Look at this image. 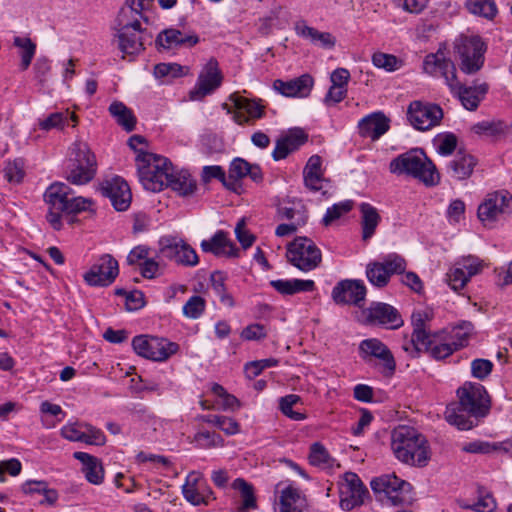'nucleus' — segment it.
<instances>
[{
    "label": "nucleus",
    "instance_id": "62",
    "mask_svg": "<svg viewBox=\"0 0 512 512\" xmlns=\"http://www.w3.org/2000/svg\"><path fill=\"white\" fill-rule=\"evenodd\" d=\"M458 263L463 268L466 276H468V280H470L471 277L479 274L483 269V262L474 256L465 257L458 261Z\"/></svg>",
    "mask_w": 512,
    "mask_h": 512
},
{
    "label": "nucleus",
    "instance_id": "11",
    "mask_svg": "<svg viewBox=\"0 0 512 512\" xmlns=\"http://www.w3.org/2000/svg\"><path fill=\"white\" fill-rule=\"evenodd\" d=\"M72 189L65 183L55 182L46 189L44 201L48 205L46 219L55 230L62 227V213L66 212Z\"/></svg>",
    "mask_w": 512,
    "mask_h": 512
},
{
    "label": "nucleus",
    "instance_id": "29",
    "mask_svg": "<svg viewBox=\"0 0 512 512\" xmlns=\"http://www.w3.org/2000/svg\"><path fill=\"white\" fill-rule=\"evenodd\" d=\"M451 92L457 96L461 104L470 111L476 110L480 102L484 98L488 91V85L482 83L475 86H465L460 82L455 84L454 89H450Z\"/></svg>",
    "mask_w": 512,
    "mask_h": 512
},
{
    "label": "nucleus",
    "instance_id": "25",
    "mask_svg": "<svg viewBox=\"0 0 512 512\" xmlns=\"http://www.w3.org/2000/svg\"><path fill=\"white\" fill-rule=\"evenodd\" d=\"M313 84V78L309 74H303L289 81L277 79L274 81L273 87L286 97L304 98L310 94Z\"/></svg>",
    "mask_w": 512,
    "mask_h": 512
},
{
    "label": "nucleus",
    "instance_id": "16",
    "mask_svg": "<svg viewBox=\"0 0 512 512\" xmlns=\"http://www.w3.org/2000/svg\"><path fill=\"white\" fill-rule=\"evenodd\" d=\"M362 314L366 324L382 326L387 329H398L404 323L399 311L392 305L383 302H372L368 308L362 311Z\"/></svg>",
    "mask_w": 512,
    "mask_h": 512
},
{
    "label": "nucleus",
    "instance_id": "46",
    "mask_svg": "<svg viewBox=\"0 0 512 512\" xmlns=\"http://www.w3.org/2000/svg\"><path fill=\"white\" fill-rule=\"evenodd\" d=\"M371 60L375 67L383 69L387 72H394L399 70L404 65L402 59L396 57L393 54L380 51L373 53Z\"/></svg>",
    "mask_w": 512,
    "mask_h": 512
},
{
    "label": "nucleus",
    "instance_id": "24",
    "mask_svg": "<svg viewBox=\"0 0 512 512\" xmlns=\"http://www.w3.org/2000/svg\"><path fill=\"white\" fill-rule=\"evenodd\" d=\"M201 249L206 253H212L213 255L227 256V257H238L239 249L236 245L228 238V235L223 230L217 231L210 239H204L201 241Z\"/></svg>",
    "mask_w": 512,
    "mask_h": 512
},
{
    "label": "nucleus",
    "instance_id": "63",
    "mask_svg": "<svg viewBox=\"0 0 512 512\" xmlns=\"http://www.w3.org/2000/svg\"><path fill=\"white\" fill-rule=\"evenodd\" d=\"M235 234L243 249L251 247L255 241V237L246 229V222L244 218L238 221L235 227Z\"/></svg>",
    "mask_w": 512,
    "mask_h": 512
},
{
    "label": "nucleus",
    "instance_id": "4",
    "mask_svg": "<svg viewBox=\"0 0 512 512\" xmlns=\"http://www.w3.org/2000/svg\"><path fill=\"white\" fill-rule=\"evenodd\" d=\"M390 171L395 174L410 175L428 187L436 186L440 182V175L434 163L427 157L422 149H411L393 159Z\"/></svg>",
    "mask_w": 512,
    "mask_h": 512
},
{
    "label": "nucleus",
    "instance_id": "21",
    "mask_svg": "<svg viewBox=\"0 0 512 512\" xmlns=\"http://www.w3.org/2000/svg\"><path fill=\"white\" fill-rule=\"evenodd\" d=\"M222 75L215 58H211L199 74L195 90L190 92L191 99H200L221 85Z\"/></svg>",
    "mask_w": 512,
    "mask_h": 512
},
{
    "label": "nucleus",
    "instance_id": "60",
    "mask_svg": "<svg viewBox=\"0 0 512 512\" xmlns=\"http://www.w3.org/2000/svg\"><path fill=\"white\" fill-rule=\"evenodd\" d=\"M467 508L476 512H493L496 509V501L490 493L483 494L479 491V499Z\"/></svg>",
    "mask_w": 512,
    "mask_h": 512
},
{
    "label": "nucleus",
    "instance_id": "6",
    "mask_svg": "<svg viewBox=\"0 0 512 512\" xmlns=\"http://www.w3.org/2000/svg\"><path fill=\"white\" fill-rule=\"evenodd\" d=\"M371 489L379 496V500L393 506L408 507L414 502L410 483L398 478L395 474H386L374 478Z\"/></svg>",
    "mask_w": 512,
    "mask_h": 512
},
{
    "label": "nucleus",
    "instance_id": "31",
    "mask_svg": "<svg viewBox=\"0 0 512 512\" xmlns=\"http://www.w3.org/2000/svg\"><path fill=\"white\" fill-rule=\"evenodd\" d=\"M74 458L83 465V473L87 481L94 485H100L104 480V469L101 461L88 453L75 452Z\"/></svg>",
    "mask_w": 512,
    "mask_h": 512
},
{
    "label": "nucleus",
    "instance_id": "26",
    "mask_svg": "<svg viewBox=\"0 0 512 512\" xmlns=\"http://www.w3.org/2000/svg\"><path fill=\"white\" fill-rule=\"evenodd\" d=\"M389 123V118L383 112H373L359 121V134L362 137L377 140L389 130Z\"/></svg>",
    "mask_w": 512,
    "mask_h": 512
},
{
    "label": "nucleus",
    "instance_id": "33",
    "mask_svg": "<svg viewBox=\"0 0 512 512\" xmlns=\"http://www.w3.org/2000/svg\"><path fill=\"white\" fill-rule=\"evenodd\" d=\"M143 29L125 31L117 30L116 37L119 42V49L127 55H137L144 50V43L141 37Z\"/></svg>",
    "mask_w": 512,
    "mask_h": 512
},
{
    "label": "nucleus",
    "instance_id": "55",
    "mask_svg": "<svg viewBox=\"0 0 512 512\" xmlns=\"http://www.w3.org/2000/svg\"><path fill=\"white\" fill-rule=\"evenodd\" d=\"M437 152L442 156L451 155L457 147V137L453 133L438 135L435 140Z\"/></svg>",
    "mask_w": 512,
    "mask_h": 512
},
{
    "label": "nucleus",
    "instance_id": "12",
    "mask_svg": "<svg viewBox=\"0 0 512 512\" xmlns=\"http://www.w3.org/2000/svg\"><path fill=\"white\" fill-rule=\"evenodd\" d=\"M359 356L371 364L373 359L380 361V371L386 377H391L396 370L395 358L390 349L377 338L365 339L359 344Z\"/></svg>",
    "mask_w": 512,
    "mask_h": 512
},
{
    "label": "nucleus",
    "instance_id": "58",
    "mask_svg": "<svg viewBox=\"0 0 512 512\" xmlns=\"http://www.w3.org/2000/svg\"><path fill=\"white\" fill-rule=\"evenodd\" d=\"M331 457L327 449L319 442H315L310 447L309 461L314 466L329 465Z\"/></svg>",
    "mask_w": 512,
    "mask_h": 512
},
{
    "label": "nucleus",
    "instance_id": "27",
    "mask_svg": "<svg viewBox=\"0 0 512 512\" xmlns=\"http://www.w3.org/2000/svg\"><path fill=\"white\" fill-rule=\"evenodd\" d=\"M199 43V36L195 33H186L178 29L170 28L160 32L156 38V44L164 49L176 47L190 48Z\"/></svg>",
    "mask_w": 512,
    "mask_h": 512
},
{
    "label": "nucleus",
    "instance_id": "1",
    "mask_svg": "<svg viewBox=\"0 0 512 512\" xmlns=\"http://www.w3.org/2000/svg\"><path fill=\"white\" fill-rule=\"evenodd\" d=\"M137 171L143 187L152 192H159L170 187L180 196L187 197L195 193L196 180L187 170H176L172 163L161 155L141 153L137 157Z\"/></svg>",
    "mask_w": 512,
    "mask_h": 512
},
{
    "label": "nucleus",
    "instance_id": "18",
    "mask_svg": "<svg viewBox=\"0 0 512 512\" xmlns=\"http://www.w3.org/2000/svg\"><path fill=\"white\" fill-rule=\"evenodd\" d=\"M367 294L361 280L346 279L338 282L332 290V298L337 304H349L362 307Z\"/></svg>",
    "mask_w": 512,
    "mask_h": 512
},
{
    "label": "nucleus",
    "instance_id": "40",
    "mask_svg": "<svg viewBox=\"0 0 512 512\" xmlns=\"http://www.w3.org/2000/svg\"><path fill=\"white\" fill-rule=\"evenodd\" d=\"M14 45L19 48L21 57L20 68L25 71L29 68L32 59L36 53V44L29 37L16 36L13 40Z\"/></svg>",
    "mask_w": 512,
    "mask_h": 512
},
{
    "label": "nucleus",
    "instance_id": "57",
    "mask_svg": "<svg viewBox=\"0 0 512 512\" xmlns=\"http://www.w3.org/2000/svg\"><path fill=\"white\" fill-rule=\"evenodd\" d=\"M279 361L275 358H267L249 362L245 365L244 372L249 379L257 377L265 368L277 366Z\"/></svg>",
    "mask_w": 512,
    "mask_h": 512
},
{
    "label": "nucleus",
    "instance_id": "14",
    "mask_svg": "<svg viewBox=\"0 0 512 512\" xmlns=\"http://www.w3.org/2000/svg\"><path fill=\"white\" fill-rule=\"evenodd\" d=\"M407 117L414 128L425 131L440 123L443 110L437 104L413 101L408 107Z\"/></svg>",
    "mask_w": 512,
    "mask_h": 512
},
{
    "label": "nucleus",
    "instance_id": "42",
    "mask_svg": "<svg viewBox=\"0 0 512 512\" xmlns=\"http://www.w3.org/2000/svg\"><path fill=\"white\" fill-rule=\"evenodd\" d=\"M142 20L135 12H132L129 7L125 5L120 9L118 16L115 20V29L132 31L141 28L140 21Z\"/></svg>",
    "mask_w": 512,
    "mask_h": 512
},
{
    "label": "nucleus",
    "instance_id": "20",
    "mask_svg": "<svg viewBox=\"0 0 512 512\" xmlns=\"http://www.w3.org/2000/svg\"><path fill=\"white\" fill-rule=\"evenodd\" d=\"M99 189L103 196L110 199L117 211H126L129 208L132 194L128 183L123 178L116 176L105 180L100 184Z\"/></svg>",
    "mask_w": 512,
    "mask_h": 512
},
{
    "label": "nucleus",
    "instance_id": "51",
    "mask_svg": "<svg viewBox=\"0 0 512 512\" xmlns=\"http://www.w3.org/2000/svg\"><path fill=\"white\" fill-rule=\"evenodd\" d=\"M206 309V301L203 297L191 296L182 308L183 315L189 319L200 318Z\"/></svg>",
    "mask_w": 512,
    "mask_h": 512
},
{
    "label": "nucleus",
    "instance_id": "50",
    "mask_svg": "<svg viewBox=\"0 0 512 512\" xmlns=\"http://www.w3.org/2000/svg\"><path fill=\"white\" fill-rule=\"evenodd\" d=\"M301 401L300 396L295 394H289L281 397L279 400V407L281 412L295 421H301L306 419V415L297 411H294L292 407Z\"/></svg>",
    "mask_w": 512,
    "mask_h": 512
},
{
    "label": "nucleus",
    "instance_id": "59",
    "mask_svg": "<svg viewBox=\"0 0 512 512\" xmlns=\"http://www.w3.org/2000/svg\"><path fill=\"white\" fill-rule=\"evenodd\" d=\"M278 211L282 218L295 222L296 225H305L308 219V215L303 209L280 207Z\"/></svg>",
    "mask_w": 512,
    "mask_h": 512
},
{
    "label": "nucleus",
    "instance_id": "5",
    "mask_svg": "<svg viewBox=\"0 0 512 512\" xmlns=\"http://www.w3.org/2000/svg\"><path fill=\"white\" fill-rule=\"evenodd\" d=\"M97 172V160L85 142L77 141L70 147L66 179L74 185L89 183Z\"/></svg>",
    "mask_w": 512,
    "mask_h": 512
},
{
    "label": "nucleus",
    "instance_id": "37",
    "mask_svg": "<svg viewBox=\"0 0 512 512\" xmlns=\"http://www.w3.org/2000/svg\"><path fill=\"white\" fill-rule=\"evenodd\" d=\"M473 333V323L463 320L453 325L450 331L447 330V338L454 346H456V350L458 351L468 345Z\"/></svg>",
    "mask_w": 512,
    "mask_h": 512
},
{
    "label": "nucleus",
    "instance_id": "2",
    "mask_svg": "<svg viewBox=\"0 0 512 512\" xmlns=\"http://www.w3.org/2000/svg\"><path fill=\"white\" fill-rule=\"evenodd\" d=\"M458 403L446 407L445 419L459 430H470L486 417L491 408L490 397L482 384L466 382L457 390Z\"/></svg>",
    "mask_w": 512,
    "mask_h": 512
},
{
    "label": "nucleus",
    "instance_id": "35",
    "mask_svg": "<svg viewBox=\"0 0 512 512\" xmlns=\"http://www.w3.org/2000/svg\"><path fill=\"white\" fill-rule=\"evenodd\" d=\"M359 210L361 213L362 239L367 241L375 234L381 216L378 210L369 203H361Z\"/></svg>",
    "mask_w": 512,
    "mask_h": 512
},
{
    "label": "nucleus",
    "instance_id": "45",
    "mask_svg": "<svg viewBox=\"0 0 512 512\" xmlns=\"http://www.w3.org/2000/svg\"><path fill=\"white\" fill-rule=\"evenodd\" d=\"M354 206L353 200H344L333 204L326 210L322 218V224L326 227L332 225L335 221L339 220L342 216L348 214Z\"/></svg>",
    "mask_w": 512,
    "mask_h": 512
},
{
    "label": "nucleus",
    "instance_id": "30",
    "mask_svg": "<svg viewBox=\"0 0 512 512\" xmlns=\"http://www.w3.org/2000/svg\"><path fill=\"white\" fill-rule=\"evenodd\" d=\"M477 164V160L471 154L459 150L448 164V172L457 180L469 178Z\"/></svg>",
    "mask_w": 512,
    "mask_h": 512
},
{
    "label": "nucleus",
    "instance_id": "56",
    "mask_svg": "<svg viewBox=\"0 0 512 512\" xmlns=\"http://www.w3.org/2000/svg\"><path fill=\"white\" fill-rule=\"evenodd\" d=\"M448 284L454 291L463 289L468 283V276L458 262L447 273Z\"/></svg>",
    "mask_w": 512,
    "mask_h": 512
},
{
    "label": "nucleus",
    "instance_id": "43",
    "mask_svg": "<svg viewBox=\"0 0 512 512\" xmlns=\"http://www.w3.org/2000/svg\"><path fill=\"white\" fill-rule=\"evenodd\" d=\"M232 487L240 492L242 498V507L238 508L237 512H246L256 508V499L251 484L242 478H237L234 480Z\"/></svg>",
    "mask_w": 512,
    "mask_h": 512
},
{
    "label": "nucleus",
    "instance_id": "10",
    "mask_svg": "<svg viewBox=\"0 0 512 512\" xmlns=\"http://www.w3.org/2000/svg\"><path fill=\"white\" fill-rule=\"evenodd\" d=\"M132 347L137 355L160 362L167 360L179 349V345L175 342L147 335L135 336L132 340Z\"/></svg>",
    "mask_w": 512,
    "mask_h": 512
},
{
    "label": "nucleus",
    "instance_id": "13",
    "mask_svg": "<svg viewBox=\"0 0 512 512\" xmlns=\"http://www.w3.org/2000/svg\"><path fill=\"white\" fill-rule=\"evenodd\" d=\"M161 255L178 265L194 267L199 263L196 251L183 239L165 236L159 240Z\"/></svg>",
    "mask_w": 512,
    "mask_h": 512
},
{
    "label": "nucleus",
    "instance_id": "53",
    "mask_svg": "<svg viewBox=\"0 0 512 512\" xmlns=\"http://www.w3.org/2000/svg\"><path fill=\"white\" fill-rule=\"evenodd\" d=\"M4 176L8 182L19 184L25 176L23 160L15 159L12 162H8L4 168Z\"/></svg>",
    "mask_w": 512,
    "mask_h": 512
},
{
    "label": "nucleus",
    "instance_id": "41",
    "mask_svg": "<svg viewBox=\"0 0 512 512\" xmlns=\"http://www.w3.org/2000/svg\"><path fill=\"white\" fill-rule=\"evenodd\" d=\"M71 119L74 124L77 123V116L75 114H69L68 112H55L51 113L45 119L39 120V127L44 131H49L51 129H63L66 125H68V120Z\"/></svg>",
    "mask_w": 512,
    "mask_h": 512
},
{
    "label": "nucleus",
    "instance_id": "32",
    "mask_svg": "<svg viewBox=\"0 0 512 512\" xmlns=\"http://www.w3.org/2000/svg\"><path fill=\"white\" fill-rule=\"evenodd\" d=\"M234 104L239 110L234 115V120L240 125L247 123L249 118L260 119L264 115V105L260 104L259 101L239 96L235 98Z\"/></svg>",
    "mask_w": 512,
    "mask_h": 512
},
{
    "label": "nucleus",
    "instance_id": "36",
    "mask_svg": "<svg viewBox=\"0 0 512 512\" xmlns=\"http://www.w3.org/2000/svg\"><path fill=\"white\" fill-rule=\"evenodd\" d=\"M270 285L282 295H293L299 292H311L315 289L313 280L291 279L272 280Z\"/></svg>",
    "mask_w": 512,
    "mask_h": 512
},
{
    "label": "nucleus",
    "instance_id": "19",
    "mask_svg": "<svg viewBox=\"0 0 512 512\" xmlns=\"http://www.w3.org/2000/svg\"><path fill=\"white\" fill-rule=\"evenodd\" d=\"M512 212V197L508 193L489 194L478 207V218L483 223L494 222L502 214Z\"/></svg>",
    "mask_w": 512,
    "mask_h": 512
},
{
    "label": "nucleus",
    "instance_id": "61",
    "mask_svg": "<svg viewBox=\"0 0 512 512\" xmlns=\"http://www.w3.org/2000/svg\"><path fill=\"white\" fill-rule=\"evenodd\" d=\"M182 493L184 498L193 505L207 504V497L201 492V487L184 484Z\"/></svg>",
    "mask_w": 512,
    "mask_h": 512
},
{
    "label": "nucleus",
    "instance_id": "49",
    "mask_svg": "<svg viewBox=\"0 0 512 512\" xmlns=\"http://www.w3.org/2000/svg\"><path fill=\"white\" fill-rule=\"evenodd\" d=\"M193 442L195 443V446L200 449H211L224 446V439L222 436L210 431H198L193 437Z\"/></svg>",
    "mask_w": 512,
    "mask_h": 512
},
{
    "label": "nucleus",
    "instance_id": "17",
    "mask_svg": "<svg viewBox=\"0 0 512 512\" xmlns=\"http://www.w3.org/2000/svg\"><path fill=\"white\" fill-rule=\"evenodd\" d=\"M431 314L424 310L415 311L412 314L411 321L413 333L411 343L404 346L406 351H412L413 356H417L422 350L429 348L431 340L430 321Z\"/></svg>",
    "mask_w": 512,
    "mask_h": 512
},
{
    "label": "nucleus",
    "instance_id": "52",
    "mask_svg": "<svg viewBox=\"0 0 512 512\" xmlns=\"http://www.w3.org/2000/svg\"><path fill=\"white\" fill-rule=\"evenodd\" d=\"M342 495L350 494L363 498L368 493L366 487L355 473H346L345 484L343 485Z\"/></svg>",
    "mask_w": 512,
    "mask_h": 512
},
{
    "label": "nucleus",
    "instance_id": "22",
    "mask_svg": "<svg viewBox=\"0 0 512 512\" xmlns=\"http://www.w3.org/2000/svg\"><path fill=\"white\" fill-rule=\"evenodd\" d=\"M423 68L430 75L442 76L450 89H454L458 82L454 63L440 51L427 55L423 62Z\"/></svg>",
    "mask_w": 512,
    "mask_h": 512
},
{
    "label": "nucleus",
    "instance_id": "34",
    "mask_svg": "<svg viewBox=\"0 0 512 512\" xmlns=\"http://www.w3.org/2000/svg\"><path fill=\"white\" fill-rule=\"evenodd\" d=\"M429 352L430 356L436 360H442L452 355L456 346L447 338V329L441 330L431 335L429 348L424 350Z\"/></svg>",
    "mask_w": 512,
    "mask_h": 512
},
{
    "label": "nucleus",
    "instance_id": "23",
    "mask_svg": "<svg viewBox=\"0 0 512 512\" xmlns=\"http://www.w3.org/2000/svg\"><path fill=\"white\" fill-rule=\"evenodd\" d=\"M304 186L311 192L326 193L325 188L328 180L324 177L322 169V158L319 155H312L303 169Z\"/></svg>",
    "mask_w": 512,
    "mask_h": 512
},
{
    "label": "nucleus",
    "instance_id": "39",
    "mask_svg": "<svg viewBox=\"0 0 512 512\" xmlns=\"http://www.w3.org/2000/svg\"><path fill=\"white\" fill-rule=\"evenodd\" d=\"M302 499L298 489L289 486L282 490L280 496V512H301Z\"/></svg>",
    "mask_w": 512,
    "mask_h": 512
},
{
    "label": "nucleus",
    "instance_id": "15",
    "mask_svg": "<svg viewBox=\"0 0 512 512\" xmlns=\"http://www.w3.org/2000/svg\"><path fill=\"white\" fill-rule=\"evenodd\" d=\"M118 274L117 260L110 254H103L84 274V280L89 286L106 287L115 281Z\"/></svg>",
    "mask_w": 512,
    "mask_h": 512
},
{
    "label": "nucleus",
    "instance_id": "7",
    "mask_svg": "<svg viewBox=\"0 0 512 512\" xmlns=\"http://www.w3.org/2000/svg\"><path fill=\"white\" fill-rule=\"evenodd\" d=\"M485 50V44L479 36L461 35L454 42L460 70L465 74H474L482 68Z\"/></svg>",
    "mask_w": 512,
    "mask_h": 512
},
{
    "label": "nucleus",
    "instance_id": "38",
    "mask_svg": "<svg viewBox=\"0 0 512 512\" xmlns=\"http://www.w3.org/2000/svg\"><path fill=\"white\" fill-rule=\"evenodd\" d=\"M109 112L116 122L127 132H131L136 126V117L131 109L124 103L114 101L109 106Z\"/></svg>",
    "mask_w": 512,
    "mask_h": 512
},
{
    "label": "nucleus",
    "instance_id": "3",
    "mask_svg": "<svg viewBox=\"0 0 512 512\" xmlns=\"http://www.w3.org/2000/svg\"><path fill=\"white\" fill-rule=\"evenodd\" d=\"M391 449L395 457L405 464L424 467L430 460L425 436L411 426L399 425L392 431Z\"/></svg>",
    "mask_w": 512,
    "mask_h": 512
},
{
    "label": "nucleus",
    "instance_id": "9",
    "mask_svg": "<svg viewBox=\"0 0 512 512\" xmlns=\"http://www.w3.org/2000/svg\"><path fill=\"white\" fill-rule=\"evenodd\" d=\"M406 260L396 254H388L382 261H373L366 266V277L375 287L383 288L388 285L394 274H402L406 269Z\"/></svg>",
    "mask_w": 512,
    "mask_h": 512
},
{
    "label": "nucleus",
    "instance_id": "28",
    "mask_svg": "<svg viewBox=\"0 0 512 512\" xmlns=\"http://www.w3.org/2000/svg\"><path fill=\"white\" fill-rule=\"evenodd\" d=\"M308 140V135L302 129L291 130L287 135L276 141L272 157L275 161L285 159L290 153L298 150Z\"/></svg>",
    "mask_w": 512,
    "mask_h": 512
},
{
    "label": "nucleus",
    "instance_id": "44",
    "mask_svg": "<svg viewBox=\"0 0 512 512\" xmlns=\"http://www.w3.org/2000/svg\"><path fill=\"white\" fill-rule=\"evenodd\" d=\"M203 422L211 424L222 430L227 435H235L239 432V423L233 418L223 415H203L200 418Z\"/></svg>",
    "mask_w": 512,
    "mask_h": 512
},
{
    "label": "nucleus",
    "instance_id": "64",
    "mask_svg": "<svg viewBox=\"0 0 512 512\" xmlns=\"http://www.w3.org/2000/svg\"><path fill=\"white\" fill-rule=\"evenodd\" d=\"M493 363L487 359H475L471 363L472 375L480 380L485 379L491 372Z\"/></svg>",
    "mask_w": 512,
    "mask_h": 512
},
{
    "label": "nucleus",
    "instance_id": "47",
    "mask_svg": "<svg viewBox=\"0 0 512 512\" xmlns=\"http://www.w3.org/2000/svg\"><path fill=\"white\" fill-rule=\"evenodd\" d=\"M467 9L475 15L492 19L497 14V6L494 0H467Z\"/></svg>",
    "mask_w": 512,
    "mask_h": 512
},
{
    "label": "nucleus",
    "instance_id": "8",
    "mask_svg": "<svg viewBox=\"0 0 512 512\" xmlns=\"http://www.w3.org/2000/svg\"><path fill=\"white\" fill-rule=\"evenodd\" d=\"M289 262L303 272H309L321 263L322 254L316 244L307 237H297L287 246Z\"/></svg>",
    "mask_w": 512,
    "mask_h": 512
},
{
    "label": "nucleus",
    "instance_id": "54",
    "mask_svg": "<svg viewBox=\"0 0 512 512\" xmlns=\"http://www.w3.org/2000/svg\"><path fill=\"white\" fill-rule=\"evenodd\" d=\"M505 125L501 121H482L472 126V131L480 136H494L504 131Z\"/></svg>",
    "mask_w": 512,
    "mask_h": 512
},
{
    "label": "nucleus",
    "instance_id": "48",
    "mask_svg": "<svg viewBox=\"0 0 512 512\" xmlns=\"http://www.w3.org/2000/svg\"><path fill=\"white\" fill-rule=\"evenodd\" d=\"M185 73V67L178 63H159L154 67V76L163 82L184 76Z\"/></svg>",
    "mask_w": 512,
    "mask_h": 512
}]
</instances>
